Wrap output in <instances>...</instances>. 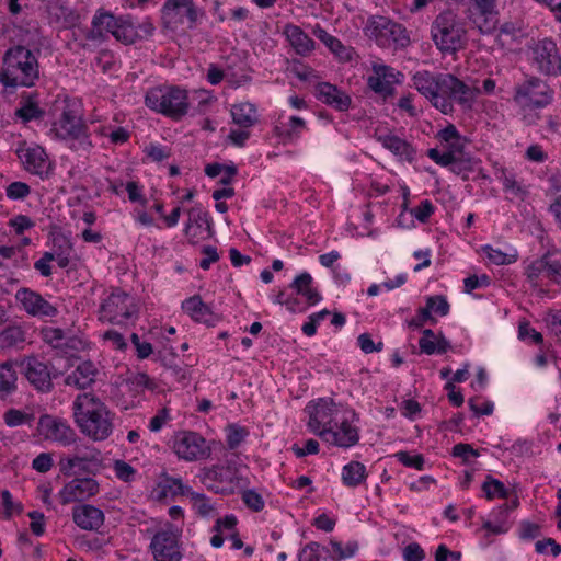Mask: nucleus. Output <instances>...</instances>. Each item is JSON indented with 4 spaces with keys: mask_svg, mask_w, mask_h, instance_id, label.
Masks as SVG:
<instances>
[{
    "mask_svg": "<svg viewBox=\"0 0 561 561\" xmlns=\"http://www.w3.org/2000/svg\"><path fill=\"white\" fill-rule=\"evenodd\" d=\"M413 85L431 104L443 114L453 112V102L463 108H470L477 95V90L451 73H433L427 70L417 71Z\"/></svg>",
    "mask_w": 561,
    "mask_h": 561,
    "instance_id": "1",
    "label": "nucleus"
},
{
    "mask_svg": "<svg viewBox=\"0 0 561 561\" xmlns=\"http://www.w3.org/2000/svg\"><path fill=\"white\" fill-rule=\"evenodd\" d=\"M73 416L80 432L93 442H102L113 432L112 415L107 407L94 396L82 393L73 401Z\"/></svg>",
    "mask_w": 561,
    "mask_h": 561,
    "instance_id": "2",
    "label": "nucleus"
},
{
    "mask_svg": "<svg viewBox=\"0 0 561 561\" xmlns=\"http://www.w3.org/2000/svg\"><path fill=\"white\" fill-rule=\"evenodd\" d=\"M39 80L37 56L23 45L8 48L2 57L0 83L8 88H32Z\"/></svg>",
    "mask_w": 561,
    "mask_h": 561,
    "instance_id": "3",
    "label": "nucleus"
},
{
    "mask_svg": "<svg viewBox=\"0 0 561 561\" xmlns=\"http://www.w3.org/2000/svg\"><path fill=\"white\" fill-rule=\"evenodd\" d=\"M432 39L443 54L461 50L467 42L463 22L451 10L440 12L431 25Z\"/></svg>",
    "mask_w": 561,
    "mask_h": 561,
    "instance_id": "4",
    "label": "nucleus"
},
{
    "mask_svg": "<svg viewBox=\"0 0 561 561\" xmlns=\"http://www.w3.org/2000/svg\"><path fill=\"white\" fill-rule=\"evenodd\" d=\"M145 104L157 113L180 121L190 108L188 93L176 85H159L147 91Z\"/></svg>",
    "mask_w": 561,
    "mask_h": 561,
    "instance_id": "5",
    "label": "nucleus"
},
{
    "mask_svg": "<svg viewBox=\"0 0 561 561\" xmlns=\"http://www.w3.org/2000/svg\"><path fill=\"white\" fill-rule=\"evenodd\" d=\"M50 133L57 139L70 142V148L75 151L88 153L93 148L88 126L77 111L69 106L53 123Z\"/></svg>",
    "mask_w": 561,
    "mask_h": 561,
    "instance_id": "6",
    "label": "nucleus"
},
{
    "mask_svg": "<svg viewBox=\"0 0 561 561\" xmlns=\"http://www.w3.org/2000/svg\"><path fill=\"white\" fill-rule=\"evenodd\" d=\"M553 98V89L535 76H526L514 85L513 101L523 112L541 110L551 104Z\"/></svg>",
    "mask_w": 561,
    "mask_h": 561,
    "instance_id": "7",
    "label": "nucleus"
},
{
    "mask_svg": "<svg viewBox=\"0 0 561 561\" xmlns=\"http://www.w3.org/2000/svg\"><path fill=\"white\" fill-rule=\"evenodd\" d=\"M72 453L62 455L59 459V471L67 477L73 474L75 469L87 473H95L103 467V457L100 449L80 438L73 443Z\"/></svg>",
    "mask_w": 561,
    "mask_h": 561,
    "instance_id": "8",
    "label": "nucleus"
},
{
    "mask_svg": "<svg viewBox=\"0 0 561 561\" xmlns=\"http://www.w3.org/2000/svg\"><path fill=\"white\" fill-rule=\"evenodd\" d=\"M161 14L164 27L176 32L195 28L204 16V11L194 0H165Z\"/></svg>",
    "mask_w": 561,
    "mask_h": 561,
    "instance_id": "9",
    "label": "nucleus"
},
{
    "mask_svg": "<svg viewBox=\"0 0 561 561\" xmlns=\"http://www.w3.org/2000/svg\"><path fill=\"white\" fill-rule=\"evenodd\" d=\"M365 34L380 47L405 46L409 43L405 28L387 16L374 15L367 20Z\"/></svg>",
    "mask_w": 561,
    "mask_h": 561,
    "instance_id": "10",
    "label": "nucleus"
},
{
    "mask_svg": "<svg viewBox=\"0 0 561 561\" xmlns=\"http://www.w3.org/2000/svg\"><path fill=\"white\" fill-rule=\"evenodd\" d=\"M436 138L442 142L444 151L437 148L427 150V157L440 167H449L462 161L466 138L460 135L454 124H448L440 129Z\"/></svg>",
    "mask_w": 561,
    "mask_h": 561,
    "instance_id": "11",
    "label": "nucleus"
},
{
    "mask_svg": "<svg viewBox=\"0 0 561 561\" xmlns=\"http://www.w3.org/2000/svg\"><path fill=\"white\" fill-rule=\"evenodd\" d=\"M181 531L165 523L151 536L149 545L154 561H181Z\"/></svg>",
    "mask_w": 561,
    "mask_h": 561,
    "instance_id": "12",
    "label": "nucleus"
},
{
    "mask_svg": "<svg viewBox=\"0 0 561 561\" xmlns=\"http://www.w3.org/2000/svg\"><path fill=\"white\" fill-rule=\"evenodd\" d=\"M134 312V298L121 289H115L101 304L99 318L110 323L123 324Z\"/></svg>",
    "mask_w": 561,
    "mask_h": 561,
    "instance_id": "13",
    "label": "nucleus"
},
{
    "mask_svg": "<svg viewBox=\"0 0 561 561\" xmlns=\"http://www.w3.org/2000/svg\"><path fill=\"white\" fill-rule=\"evenodd\" d=\"M533 66L547 76L561 73V56L557 44L550 38H542L529 46Z\"/></svg>",
    "mask_w": 561,
    "mask_h": 561,
    "instance_id": "14",
    "label": "nucleus"
},
{
    "mask_svg": "<svg viewBox=\"0 0 561 561\" xmlns=\"http://www.w3.org/2000/svg\"><path fill=\"white\" fill-rule=\"evenodd\" d=\"M309 414L308 430L321 439L323 433L329 432L333 424L340 419V408L331 399H319L316 403L306 408Z\"/></svg>",
    "mask_w": 561,
    "mask_h": 561,
    "instance_id": "15",
    "label": "nucleus"
},
{
    "mask_svg": "<svg viewBox=\"0 0 561 561\" xmlns=\"http://www.w3.org/2000/svg\"><path fill=\"white\" fill-rule=\"evenodd\" d=\"M173 450L186 461H197L210 456V447L206 439L196 432L182 431L174 436Z\"/></svg>",
    "mask_w": 561,
    "mask_h": 561,
    "instance_id": "16",
    "label": "nucleus"
},
{
    "mask_svg": "<svg viewBox=\"0 0 561 561\" xmlns=\"http://www.w3.org/2000/svg\"><path fill=\"white\" fill-rule=\"evenodd\" d=\"M403 73L393 67L381 62H373L371 72L367 78V85L383 100L394 94L396 84L403 80Z\"/></svg>",
    "mask_w": 561,
    "mask_h": 561,
    "instance_id": "17",
    "label": "nucleus"
},
{
    "mask_svg": "<svg viewBox=\"0 0 561 561\" xmlns=\"http://www.w3.org/2000/svg\"><path fill=\"white\" fill-rule=\"evenodd\" d=\"M37 431L44 439L62 446L72 445L78 440L77 433L67 421L49 414L39 417Z\"/></svg>",
    "mask_w": 561,
    "mask_h": 561,
    "instance_id": "18",
    "label": "nucleus"
},
{
    "mask_svg": "<svg viewBox=\"0 0 561 561\" xmlns=\"http://www.w3.org/2000/svg\"><path fill=\"white\" fill-rule=\"evenodd\" d=\"M468 19L482 34H491L499 23L496 0H471Z\"/></svg>",
    "mask_w": 561,
    "mask_h": 561,
    "instance_id": "19",
    "label": "nucleus"
},
{
    "mask_svg": "<svg viewBox=\"0 0 561 561\" xmlns=\"http://www.w3.org/2000/svg\"><path fill=\"white\" fill-rule=\"evenodd\" d=\"M100 493V483L91 477H76L59 491L61 504L84 502Z\"/></svg>",
    "mask_w": 561,
    "mask_h": 561,
    "instance_id": "20",
    "label": "nucleus"
},
{
    "mask_svg": "<svg viewBox=\"0 0 561 561\" xmlns=\"http://www.w3.org/2000/svg\"><path fill=\"white\" fill-rule=\"evenodd\" d=\"M323 436L322 440L332 446L350 448L358 443L359 430L344 416L339 419L329 432L323 433Z\"/></svg>",
    "mask_w": 561,
    "mask_h": 561,
    "instance_id": "21",
    "label": "nucleus"
},
{
    "mask_svg": "<svg viewBox=\"0 0 561 561\" xmlns=\"http://www.w3.org/2000/svg\"><path fill=\"white\" fill-rule=\"evenodd\" d=\"M16 156L27 172L36 175L47 173L49 162L43 147L23 142L18 147Z\"/></svg>",
    "mask_w": 561,
    "mask_h": 561,
    "instance_id": "22",
    "label": "nucleus"
},
{
    "mask_svg": "<svg viewBox=\"0 0 561 561\" xmlns=\"http://www.w3.org/2000/svg\"><path fill=\"white\" fill-rule=\"evenodd\" d=\"M23 373L28 382L41 392H49L53 381L48 366L36 357H28L22 362Z\"/></svg>",
    "mask_w": 561,
    "mask_h": 561,
    "instance_id": "23",
    "label": "nucleus"
},
{
    "mask_svg": "<svg viewBox=\"0 0 561 561\" xmlns=\"http://www.w3.org/2000/svg\"><path fill=\"white\" fill-rule=\"evenodd\" d=\"M16 299L21 302L24 310L34 317H55L58 312L53 306L38 293L28 288H21L16 291Z\"/></svg>",
    "mask_w": 561,
    "mask_h": 561,
    "instance_id": "24",
    "label": "nucleus"
},
{
    "mask_svg": "<svg viewBox=\"0 0 561 561\" xmlns=\"http://www.w3.org/2000/svg\"><path fill=\"white\" fill-rule=\"evenodd\" d=\"M187 216L188 219L184 232L191 243H198L201 240L209 237L210 219L207 211L195 206L187 211Z\"/></svg>",
    "mask_w": 561,
    "mask_h": 561,
    "instance_id": "25",
    "label": "nucleus"
},
{
    "mask_svg": "<svg viewBox=\"0 0 561 561\" xmlns=\"http://www.w3.org/2000/svg\"><path fill=\"white\" fill-rule=\"evenodd\" d=\"M375 137L383 148L393 153L399 160L408 162L414 160L416 151L405 139L388 130H377Z\"/></svg>",
    "mask_w": 561,
    "mask_h": 561,
    "instance_id": "26",
    "label": "nucleus"
},
{
    "mask_svg": "<svg viewBox=\"0 0 561 561\" xmlns=\"http://www.w3.org/2000/svg\"><path fill=\"white\" fill-rule=\"evenodd\" d=\"M306 130V122L296 115L289 116L286 121L280 116L273 129L274 135L284 145L296 144Z\"/></svg>",
    "mask_w": 561,
    "mask_h": 561,
    "instance_id": "27",
    "label": "nucleus"
},
{
    "mask_svg": "<svg viewBox=\"0 0 561 561\" xmlns=\"http://www.w3.org/2000/svg\"><path fill=\"white\" fill-rule=\"evenodd\" d=\"M99 370L91 360L81 362L75 369L67 373L64 382L66 386L84 390L91 387L96 379Z\"/></svg>",
    "mask_w": 561,
    "mask_h": 561,
    "instance_id": "28",
    "label": "nucleus"
},
{
    "mask_svg": "<svg viewBox=\"0 0 561 561\" xmlns=\"http://www.w3.org/2000/svg\"><path fill=\"white\" fill-rule=\"evenodd\" d=\"M204 483L208 489L222 494L233 493L236 488L232 471L225 467H213L207 470L204 476Z\"/></svg>",
    "mask_w": 561,
    "mask_h": 561,
    "instance_id": "29",
    "label": "nucleus"
},
{
    "mask_svg": "<svg viewBox=\"0 0 561 561\" xmlns=\"http://www.w3.org/2000/svg\"><path fill=\"white\" fill-rule=\"evenodd\" d=\"M72 519L75 524L84 530H98L104 524V513L100 508L83 504L73 507Z\"/></svg>",
    "mask_w": 561,
    "mask_h": 561,
    "instance_id": "30",
    "label": "nucleus"
},
{
    "mask_svg": "<svg viewBox=\"0 0 561 561\" xmlns=\"http://www.w3.org/2000/svg\"><path fill=\"white\" fill-rule=\"evenodd\" d=\"M182 309L187 313L195 322H201L206 325L213 327L217 323L218 317L213 312L209 306H207L201 298L195 295L182 302Z\"/></svg>",
    "mask_w": 561,
    "mask_h": 561,
    "instance_id": "31",
    "label": "nucleus"
},
{
    "mask_svg": "<svg viewBox=\"0 0 561 561\" xmlns=\"http://www.w3.org/2000/svg\"><path fill=\"white\" fill-rule=\"evenodd\" d=\"M283 34L295 53L299 56H309L314 49V41L298 25L293 23L286 24L284 26Z\"/></svg>",
    "mask_w": 561,
    "mask_h": 561,
    "instance_id": "32",
    "label": "nucleus"
},
{
    "mask_svg": "<svg viewBox=\"0 0 561 561\" xmlns=\"http://www.w3.org/2000/svg\"><path fill=\"white\" fill-rule=\"evenodd\" d=\"M317 98L339 111H346L351 105V98L336 85L329 82H321L316 88Z\"/></svg>",
    "mask_w": 561,
    "mask_h": 561,
    "instance_id": "33",
    "label": "nucleus"
},
{
    "mask_svg": "<svg viewBox=\"0 0 561 561\" xmlns=\"http://www.w3.org/2000/svg\"><path fill=\"white\" fill-rule=\"evenodd\" d=\"M289 288L305 300L307 307L313 306L321 300L320 293L313 286V278L307 272L297 275L290 283Z\"/></svg>",
    "mask_w": 561,
    "mask_h": 561,
    "instance_id": "34",
    "label": "nucleus"
},
{
    "mask_svg": "<svg viewBox=\"0 0 561 561\" xmlns=\"http://www.w3.org/2000/svg\"><path fill=\"white\" fill-rule=\"evenodd\" d=\"M510 513L503 505L497 506L490 513V518L483 520L481 530L484 531V537L490 535L505 534L510 529L508 523Z\"/></svg>",
    "mask_w": 561,
    "mask_h": 561,
    "instance_id": "35",
    "label": "nucleus"
},
{
    "mask_svg": "<svg viewBox=\"0 0 561 561\" xmlns=\"http://www.w3.org/2000/svg\"><path fill=\"white\" fill-rule=\"evenodd\" d=\"M545 254L530 262L525 267V276L530 287L534 289H538L540 293L546 294L547 290L543 288V278L547 277V267H546Z\"/></svg>",
    "mask_w": 561,
    "mask_h": 561,
    "instance_id": "36",
    "label": "nucleus"
},
{
    "mask_svg": "<svg viewBox=\"0 0 561 561\" xmlns=\"http://www.w3.org/2000/svg\"><path fill=\"white\" fill-rule=\"evenodd\" d=\"M368 477L367 469L359 461H351L342 468L341 479L345 486L356 488L364 483Z\"/></svg>",
    "mask_w": 561,
    "mask_h": 561,
    "instance_id": "37",
    "label": "nucleus"
},
{
    "mask_svg": "<svg viewBox=\"0 0 561 561\" xmlns=\"http://www.w3.org/2000/svg\"><path fill=\"white\" fill-rule=\"evenodd\" d=\"M42 336L45 343L65 353L68 347L76 348L75 344L79 342L76 339H69L64 330L53 327L43 329Z\"/></svg>",
    "mask_w": 561,
    "mask_h": 561,
    "instance_id": "38",
    "label": "nucleus"
},
{
    "mask_svg": "<svg viewBox=\"0 0 561 561\" xmlns=\"http://www.w3.org/2000/svg\"><path fill=\"white\" fill-rule=\"evenodd\" d=\"M233 122L243 128H249L257 122L256 108L252 103L234 104L231 108Z\"/></svg>",
    "mask_w": 561,
    "mask_h": 561,
    "instance_id": "39",
    "label": "nucleus"
},
{
    "mask_svg": "<svg viewBox=\"0 0 561 561\" xmlns=\"http://www.w3.org/2000/svg\"><path fill=\"white\" fill-rule=\"evenodd\" d=\"M499 179L502 182L503 191L510 201H523L526 197L528 193L527 188L517 180L514 173L503 170Z\"/></svg>",
    "mask_w": 561,
    "mask_h": 561,
    "instance_id": "40",
    "label": "nucleus"
},
{
    "mask_svg": "<svg viewBox=\"0 0 561 561\" xmlns=\"http://www.w3.org/2000/svg\"><path fill=\"white\" fill-rule=\"evenodd\" d=\"M18 376L12 362L0 365V399H5L16 391Z\"/></svg>",
    "mask_w": 561,
    "mask_h": 561,
    "instance_id": "41",
    "label": "nucleus"
},
{
    "mask_svg": "<svg viewBox=\"0 0 561 561\" xmlns=\"http://www.w3.org/2000/svg\"><path fill=\"white\" fill-rule=\"evenodd\" d=\"M45 112L38 106L33 95L23 96L20 106L15 110V116L23 123L43 118Z\"/></svg>",
    "mask_w": 561,
    "mask_h": 561,
    "instance_id": "42",
    "label": "nucleus"
},
{
    "mask_svg": "<svg viewBox=\"0 0 561 561\" xmlns=\"http://www.w3.org/2000/svg\"><path fill=\"white\" fill-rule=\"evenodd\" d=\"M121 19L122 16H115L107 11L99 10L92 19V26L99 35H103V33H111L113 35Z\"/></svg>",
    "mask_w": 561,
    "mask_h": 561,
    "instance_id": "43",
    "label": "nucleus"
},
{
    "mask_svg": "<svg viewBox=\"0 0 561 561\" xmlns=\"http://www.w3.org/2000/svg\"><path fill=\"white\" fill-rule=\"evenodd\" d=\"M273 301L275 304L285 306L286 309L291 313H301L305 312L308 308L307 305L302 302V299L298 298L294 291L289 294L285 289H279L278 293L274 296Z\"/></svg>",
    "mask_w": 561,
    "mask_h": 561,
    "instance_id": "44",
    "label": "nucleus"
},
{
    "mask_svg": "<svg viewBox=\"0 0 561 561\" xmlns=\"http://www.w3.org/2000/svg\"><path fill=\"white\" fill-rule=\"evenodd\" d=\"M482 490L489 501L494 499H510V491L504 483L490 474L486 476L482 484Z\"/></svg>",
    "mask_w": 561,
    "mask_h": 561,
    "instance_id": "45",
    "label": "nucleus"
},
{
    "mask_svg": "<svg viewBox=\"0 0 561 561\" xmlns=\"http://www.w3.org/2000/svg\"><path fill=\"white\" fill-rule=\"evenodd\" d=\"M161 494L159 497H167L168 495H188L192 491L191 488L183 484L180 478L165 477L159 484Z\"/></svg>",
    "mask_w": 561,
    "mask_h": 561,
    "instance_id": "46",
    "label": "nucleus"
},
{
    "mask_svg": "<svg viewBox=\"0 0 561 561\" xmlns=\"http://www.w3.org/2000/svg\"><path fill=\"white\" fill-rule=\"evenodd\" d=\"M547 278L561 286V251H549L545 254Z\"/></svg>",
    "mask_w": 561,
    "mask_h": 561,
    "instance_id": "47",
    "label": "nucleus"
},
{
    "mask_svg": "<svg viewBox=\"0 0 561 561\" xmlns=\"http://www.w3.org/2000/svg\"><path fill=\"white\" fill-rule=\"evenodd\" d=\"M113 36L124 44H133L138 38V33L129 19L122 16L117 27L113 32Z\"/></svg>",
    "mask_w": 561,
    "mask_h": 561,
    "instance_id": "48",
    "label": "nucleus"
},
{
    "mask_svg": "<svg viewBox=\"0 0 561 561\" xmlns=\"http://www.w3.org/2000/svg\"><path fill=\"white\" fill-rule=\"evenodd\" d=\"M25 341V333L19 325H9L0 333V346L13 347Z\"/></svg>",
    "mask_w": 561,
    "mask_h": 561,
    "instance_id": "49",
    "label": "nucleus"
},
{
    "mask_svg": "<svg viewBox=\"0 0 561 561\" xmlns=\"http://www.w3.org/2000/svg\"><path fill=\"white\" fill-rule=\"evenodd\" d=\"M4 423L9 427H16L21 425H32L35 420V415L32 412H26L18 409H9L3 414Z\"/></svg>",
    "mask_w": 561,
    "mask_h": 561,
    "instance_id": "50",
    "label": "nucleus"
},
{
    "mask_svg": "<svg viewBox=\"0 0 561 561\" xmlns=\"http://www.w3.org/2000/svg\"><path fill=\"white\" fill-rule=\"evenodd\" d=\"M96 133L107 137L113 145H123L128 141L130 134L124 127L102 126Z\"/></svg>",
    "mask_w": 561,
    "mask_h": 561,
    "instance_id": "51",
    "label": "nucleus"
},
{
    "mask_svg": "<svg viewBox=\"0 0 561 561\" xmlns=\"http://www.w3.org/2000/svg\"><path fill=\"white\" fill-rule=\"evenodd\" d=\"M488 259L496 265H508L517 261L518 254L516 251L513 253H505L499 249H494L491 245L483 247Z\"/></svg>",
    "mask_w": 561,
    "mask_h": 561,
    "instance_id": "52",
    "label": "nucleus"
},
{
    "mask_svg": "<svg viewBox=\"0 0 561 561\" xmlns=\"http://www.w3.org/2000/svg\"><path fill=\"white\" fill-rule=\"evenodd\" d=\"M187 496H190L193 508L198 515L207 517L214 512L215 506L205 494L191 491Z\"/></svg>",
    "mask_w": 561,
    "mask_h": 561,
    "instance_id": "53",
    "label": "nucleus"
},
{
    "mask_svg": "<svg viewBox=\"0 0 561 561\" xmlns=\"http://www.w3.org/2000/svg\"><path fill=\"white\" fill-rule=\"evenodd\" d=\"M8 227L13 230L15 236L21 237L25 231L35 227V221L32 220L28 216L20 214L9 219Z\"/></svg>",
    "mask_w": 561,
    "mask_h": 561,
    "instance_id": "54",
    "label": "nucleus"
},
{
    "mask_svg": "<svg viewBox=\"0 0 561 561\" xmlns=\"http://www.w3.org/2000/svg\"><path fill=\"white\" fill-rule=\"evenodd\" d=\"M146 157L152 162H161L171 156V148L160 144L150 142L144 149Z\"/></svg>",
    "mask_w": 561,
    "mask_h": 561,
    "instance_id": "55",
    "label": "nucleus"
},
{
    "mask_svg": "<svg viewBox=\"0 0 561 561\" xmlns=\"http://www.w3.org/2000/svg\"><path fill=\"white\" fill-rule=\"evenodd\" d=\"M31 194V187L27 183L14 181L5 187V195L9 199H25Z\"/></svg>",
    "mask_w": 561,
    "mask_h": 561,
    "instance_id": "56",
    "label": "nucleus"
},
{
    "mask_svg": "<svg viewBox=\"0 0 561 561\" xmlns=\"http://www.w3.org/2000/svg\"><path fill=\"white\" fill-rule=\"evenodd\" d=\"M248 431L238 425H229L227 427V445L230 449H236L248 436Z\"/></svg>",
    "mask_w": 561,
    "mask_h": 561,
    "instance_id": "57",
    "label": "nucleus"
},
{
    "mask_svg": "<svg viewBox=\"0 0 561 561\" xmlns=\"http://www.w3.org/2000/svg\"><path fill=\"white\" fill-rule=\"evenodd\" d=\"M113 470L117 479L124 482H131L136 477V469L124 460H115Z\"/></svg>",
    "mask_w": 561,
    "mask_h": 561,
    "instance_id": "58",
    "label": "nucleus"
},
{
    "mask_svg": "<svg viewBox=\"0 0 561 561\" xmlns=\"http://www.w3.org/2000/svg\"><path fill=\"white\" fill-rule=\"evenodd\" d=\"M394 457L405 467L423 470L425 460L421 454L411 455L408 451H398Z\"/></svg>",
    "mask_w": 561,
    "mask_h": 561,
    "instance_id": "59",
    "label": "nucleus"
},
{
    "mask_svg": "<svg viewBox=\"0 0 561 561\" xmlns=\"http://www.w3.org/2000/svg\"><path fill=\"white\" fill-rule=\"evenodd\" d=\"M318 37L325 44L329 49L337 55L339 57L343 58L344 54L346 53V47L341 43L340 39L332 36L331 34L327 33L325 31L321 30Z\"/></svg>",
    "mask_w": 561,
    "mask_h": 561,
    "instance_id": "60",
    "label": "nucleus"
},
{
    "mask_svg": "<svg viewBox=\"0 0 561 561\" xmlns=\"http://www.w3.org/2000/svg\"><path fill=\"white\" fill-rule=\"evenodd\" d=\"M3 514L5 518L12 517L14 514L22 513L23 506L19 502H14L12 494L8 490L1 492Z\"/></svg>",
    "mask_w": 561,
    "mask_h": 561,
    "instance_id": "61",
    "label": "nucleus"
},
{
    "mask_svg": "<svg viewBox=\"0 0 561 561\" xmlns=\"http://www.w3.org/2000/svg\"><path fill=\"white\" fill-rule=\"evenodd\" d=\"M426 305L431 312L433 311L439 316H446L449 312V304L442 295L427 297Z\"/></svg>",
    "mask_w": 561,
    "mask_h": 561,
    "instance_id": "62",
    "label": "nucleus"
},
{
    "mask_svg": "<svg viewBox=\"0 0 561 561\" xmlns=\"http://www.w3.org/2000/svg\"><path fill=\"white\" fill-rule=\"evenodd\" d=\"M545 321L550 332L561 341V310H549Z\"/></svg>",
    "mask_w": 561,
    "mask_h": 561,
    "instance_id": "63",
    "label": "nucleus"
},
{
    "mask_svg": "<svg viewBox=\"0 0 561 561\" xmlns=\"http://www.w3.org/2000/svg\"><path fill=\"white\" fill-rule=\"evenodd\" d=\"M299 561H320V545L318 542L307 543L298 554Z\"/></svg>",
    "mask_w": 561,
    "mask_h": 561,
    "instance_id": "64",
    "label": "nucleus"
}]
</instances>
